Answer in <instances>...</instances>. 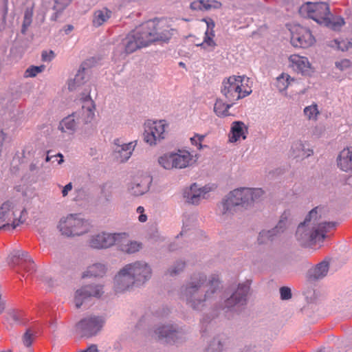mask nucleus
<instances>
[{"label":"nucleus","instance_id":"nucleus-30","mask_svg":"<svg viewBox=\"0 0 352 352\" xmlns=\"http://www.w3.org/2000/svg\"><path fill=\"white\" fill-rule=\"evenodd\" d=\"M78 122L74 113L63 118L59 123L58 129L63 133L72 134L76 128Z\"/></svg>","mask_w":352,"mask_h":352},{"label":"nucleus","instance_id":"nucleus-36","mask_svg":"<svg viewBox=\"0 0 352 352\" xmlns=\"http://www.w3.org/2000/svg\"><path fill=\"white\" fill-rule=\"evenodd\" d=\"M84 71L85 67H80L78 73L75 75L74 79L69 80L68 83V89L70 91L75 90L77 87L84 84Z\"/></svg>","mask_w":352,"mask_h":352},{"label":"nucleus","instance_id":"nucleus-45","mask_svg":"<svg viewBox=\"0 0 352 352\" xmlns=\"http://www.w3.org/2000/svg\"><path fill=\"white\" fill-rule=\"evenodd\" d=\"M334 42L338 47V49L340 50L342 52L348 50L350 47H352V44L351 42L342 39V40H334Z\"/></svg>","mask_w":352,"mask_h":352},{"label":"nucleus","instance_id":"nucleus-63","mask_svg":"<svg viewBox=\"0 0 352 352\" xmlns=\"http://www.w3.org/2000/svg\"><path fill=\"white\" fill-rule=\"evenodd\" d=\"M179 64L181 65V66H183V65H184V63H180Z\"/></svg>","mask_w":352,"mask_h":352},{"label":"nucleus","instance_id":"nucleus-23","mask_svg":"<svg viewBox=\"0 0 352 352\" xmlns=\"http://www.w3.org/2000/svg\"><path fill=\"white\" fill-rule=\"evenodd\" d=\"M209 190L206 186L199 188L197 184H193L184 191V197L188 203L197 205L201 199L206 198V195Z\"/></svg>","mask_w":352,"mask_h":352},{"label":"nucleus","instance_id":"nucleus-10","mask_svg":"<svg viewBox=\"0 0 352 352\" xmlns=\"http://www.w3.org/2000/svg\"><path fill=\"white\" fill-rule=\"evenodd\" d=\"M8 263L23 277L25 274L27 276L32 274L36 270L34 261L25 251L14 250L8 257Z\"/></svg>","mask_w":352,"mask_h":352},{"label":"nucleus","instance_id":"nucleus-7","mask_svg":"<svg viewBox=\"0 0 352 352\" xmlns=\"http://www.w3.org/2000/svg\"><path fill=\"white\" fill-rule=\"evenodd\" d=\"M153 25V23H144L122 39V45L126 54H131L150 45L146 29L152 28Z\"/></svg>","mask_w":352,"mask_h":352},{"label":"nucleus","instance_id":"nucleus-55","mask_svg":"<svg viewBox=\"0 0 352 352\" xmlns=\"http://www.w3.org/2000/svg\"><path fill=\"white\" fill-rule=\"evenodd\" d=\"M11 317L12 320L16 322H20L19 317L18 316L17 314L13 313L11 314Z\"/></svg>","mask_w":352,"mask_h":352},{"label":"nucleus","instance_id":"nucleus-34","mask_svg":"<svg viewBox=\"0 0 352 352\" xmlns=\"http://www.w3.org/2000/svg\"><path fill=\"white\" fill-rule=\"evenodd\" d=\"M107 272V267L102 263H94L89 265L83 273L82 277H102Z\"/></svg>","mask_w":352,"mask_h":352},{"label":"nucleus","instance_id":"nucleus-6","mask_svg":"<svg viewBox=\"0 0 352 352\" xmlns=\"http://www.w3.org/2000/svg\"><path fill=\"white\" fill-rule=\"evenodd\" d=\"M26 209L21 205L6 201L0 206V230H14L27 219Z\"/></svg>","mask_w":352,"mask_h":352},{"label":"nucleus","instance_id":"nucleus-38","mask_svg":"<svg viewBox=\"0 0 352 352\" xmlns=\"http://www.w3.org/2000/svg\"><path fill=\"white\" fill-rule=\"evenodd\" d=\"M215 36L214 33H212V35L208 34V32H205L204 41L201 43L198 44V46H201L203 49L213 50L216 47L217 44L214 41Z\"/></svg>","mask_w":352,"mask_h":352},{"label":"nucleus","instance_id":"nucleus-39","mask_svg":"<svg viewBox=\"0 0 352 352\" xmlns=\"http://www.w3.org/2000/svg\"><path fill=\"white\" fill-rule=\"evenodd\" d=\"M304 113L309 120H316L319 114L317 104H313L306 107L304 109Z\"/></svg>","mask_w":352,"mask_h":352},{"label":"nucleus","instance_id":"nucleus-43","mask_svg":"<svg viewBox=\"0 0 352 352\" xmlns=\"http://www.w3.org/2000/svg\"><path fill=\"white\" fill-rule=\"evenodd\" d=\"M222 351V344L221 341L214 338L206 352H221Z\"/></svg>","mask_w":352,"mask_h":352},{"label":"nucleus","instance_id":"nucleus-31","mask_svg":"<svg viewBox=\"0 0 352 352\" xmlns=\"http://www.w3.org/2000/svg\"><path fill=\"white\" fill-rule=\"evenodd\" d=\"M313 150L305 149L303 143L300 141L294 142L291 148V155L294 158H306L313 155Z\"/></svg>","mask_w":352,"mask_h":352},{"label":"nucleus","instance_id":"nucleus-51","mask_svg":"<svg viewBox=\"0 0 352 352\" xmlns=\"http://www.w3.org/2000/svg\"><path fill=\"white\" fill-rule=\"evenodd\" d=\"M54 58V53L50 50L49 52L44 51L42 52V60L43 61H51Z\"/></svg>","mask_w":352,"mask_h":352},{"label":"nucleus","instance_id":"nucleus-12","mask_svg":"<svg viewBox=\"0 0 352 352\" xmlns=\"http://www.w3.org/2000/svg\"><path fill=\"white\" fill-rule=\"evenodd\" d=\"M122 272H129L135 285L140 286L147 281L151 276V269L145 262L136 261L126 265Z\"/></svg>","mask_w":352,"mask_h":352},{"label":"nucleus","instance_id":"nucleus-50","mask_svg":"<svg viewBox=\"0 0 352 352\" xmlns=\"http://www.w3.org/2000/svg\"><path fill=\"white\" fill-rule=\"evenodd\" d=\"M136 212L137 213L140 214L139 217H138V220L140 221V222H145L147 220V217L146 215L144 213V207L142 206H139L138 207L137 210H136Z\"/></svg>","mask_w":352,"mask_h":352},{"label":"nucleus","instance_id":"nucleus-54","mask_svg":"<svg viewBox=\"0 0 352 352\" xmlns=\"http://www.w3.org/2000/svg\"><path fill=\"white\" fill-rule=\"evenodd\" d=\"M31 151H32L34 153L33 148L32 147V146L31 145L26 146L24 148V149L23 150V156L24 157L30 156Z\"/></svg>","mask_w":352,"mask_h":352},{"label":"nucleus","instance_id":"nucleus-25","mask_svg":"<svg viewBox=\"0 0 352 352\" xmlns=\"http://www.w3.org/2000/svg\"><path fill=\"white\" fill-rule=\"evenodd\" d=\"M133 285H135V283L129 272H122V269L114 278V287L116 292H124Z\"/></svg>","mask_w":352,"mask_h":352},{"label":"nucleus","instance_id":"nucleus-58","mask_svg":"<svg viewBox=\"0 0 352 352\" xmlns=\"http://www.w3.org/2000/svg\"><path fill=\"white\" fill-rule=\"evenodd\" d=\"M36 168V166L34 164H31L30 166V170L31 171H33Z\"/></svg>","mask_w":352,"mask_h":352},{"label":"nucleus","instance_id":"nucleus-29","mask_svg":"<svg viewBox=\"0 0 352 352\" xmlns=\"http://www.w3.org/2000/svg\"><path fill=\"white\" fill-rule=\"evenodd\" d=\"M116 244L118 245L120 250L127 254H133L142 248V243L137 241H129L126 233Z\"/></svg>","mask_w":352,"mask_h":352},{"label":"nucleus","instance_id":"nucleus-2","mask_svg":"<svg viewBox=\"0 0 352 352\" xmlns=\"http://www.w3.org/2000/svg\"><path fill=\"white\" fill-rule=\"evenodd\" d=\"M322 208L316 207L311 210L306 217L303 223H301L296 230V236L304 246L316 248L320 245L327 233L334 230L337 223L333 221H318V211Z\"/></svg>","mask_w":352,"mask_h":352},{"label":"nucleus","instance_id":"nucleus-11","mask_svg":"<svg viewBox=\"0 0 352 352\" xmlns=\"http://www.w3.org/2000/svg\"><path fill=\"white\" fill-rule=\"evenodd\" d=\"M167 124L165 120H148L144 124V140L150 146H155L165 139Z\"/></svg>","mask_w":352,"mask_h":352},{"label":"nucleus","instance_id":"nucleus-35","mask_svg":"<svg viewBox=\"0 0 352 352\" xmlns=\"http://www.w3.org/2000/svg\"><path fill=\"white\" fill-rule=\"evenodd\" d=\"M233 104L230 102L225 103L222 100L217 99L214 103V111L217 116L225 117L229 116V109Z\"/></svg>","mask_w":352,"mask_h":352},{"label":"nucleus","instance_id":"nucleus-5","mask_svg":"<svg viewBox=\"0 0 352 352\" xmlns=\"http://www.w3.org/2000/svg\"><path fill=\"white\" fill-rule=\"evenodd\" d=\"M252 92V82L245 76L232 75L225 78L221 86V93L226 102L232 104L248 96Z\"/></svg>","mask_w":352,"mask_h":352},{"label":"nucleus","instance_id":"nucleus-28","mask_svg":"<svg viewBox=\"0 0 352 352\" xmlns=\"http://www.w3.org/2000/svg\"><path fill=\"white\" fill-rule=\"evenodd\" d=\"M329 269V262L327 261H322L309 270L308 278L311 280L321 279L327 276Z\"/></svg>","mask_w":352,"mask_h":352},{"label":"nucleus","instance_id":"nucleus-42","mask_svg":"<svg viewBox=\"0 0 352 352\" xmlns=\"http://www.w3.org/2000/svg\"><path fill=\"white\" fill-rule=\"evenodd\" d=\"M185 267V263L183 261L177 262L173 267L168 270V274L170 276H175L179 274Z\"/></svg>","mask_w":352,"mask_h":352},{"label":"nucleus","instance_id":"nucleus-26","mask_svg":"<svg viewBox=\"0 0 352 352\" xmlns=\"http://www.w3.org/2000/svg\"><path fill=\"white\" fill-rule=\"evenodd\" d=\"M248 133V128L241 121H234L232 123L229 133V141L232 143L236 142L241 139L245 140Z\"/></svg>","mask_w":352,"mask_h":352},{"label":"nucleus","instance_id":"nucleus-52","mask_svg":"<svg viewBox=\"0 0 352 352\" xmlns=\"http://www.w3.org/2000/svg\"><path fill=\"white\" fill-rule=\"evenodd\" d=\"M49 153H50V151L47 152V155L45 158L46 162L50 161L52 157H56V158L59 157L60 160H58V164H60L63 162V155L61 153H58L54 155H50Z\"/></svg>","mask_w":352,"mask_h":352},{"label":"nucleus","instance_id":"nucleus-44","mask_svg":"<svg viewBox=\"0 0 352 352\" xmlns=\"http://www.w3.org/2000/svg\"><path fill=\"white\" fill-rule=\"evenodd\" d=\"M204 138L205 135H204L195 134L193 137L190 138L191 144L196 146L199 150H201L204 147L206 146V145L203 146L201 144Z\"/></svg>","mask_w":352,"mask_h":352},{"label":"nucleus","instance_id":"nucleus-15","mask_svg":"<svg viewBox=\"0 0 352 352\" xmlns=\"http://www.w3.org/2000/svg\"><path fill=\"white\" fill-rule=\"evenodd\" d=\"M291 43L296 47L307 48L315 43V38L309 29L296 25L292 30Z\"/></svg>","mask_w":352,"mask_h":352},{"label":"nucleus","instance_id":"nucleus-16","mask_svg":"<svg viewBox=\"0 0 352 352\" xmlns=\"http://www.w3.org/2000/svg\"><path fill=\"white\" fill-rule=\"evenodd\" d=\"M104 293L101 285L90 284L77 289L75 293L74 302L76 308H80L83 302L89 297L100 298Z\"/></svg>","mask_w":352,"mask_h":352},{"label":"nucleus","instance_id":"nucleus-21","mask_svg":"<svg viewBox=\"0 0 352 352\" xmlns=\"http://www.w3.org/2000/svg\"><path fill=\"white\" fill-rule=\"evenodd\" d=\"M289 212L285 211L280 217L277 226L272 230H263L259 233L258 241L260 244L265 243L267 241H272L273 236L277 233L283 232L284 229L287 227L288 223V218Z\"/></svg>","mask_w":352,"mask_h":352},{"label":"nucleus","instance_id":"nucleus-46","mask_svg":"<svg viewBox=\"0 0 352 352\" xmlns=\"http://www.w3.org/2000/svg\"><path fill=\"white\" fill-rule=\"evenodd\" d=\"M34 338V336L32 332L31 329H28L26 332L24 333L23 337V342L25 346H31Z\"/></svg>","mask_w":352,"mask_h":352},{"label":"nucleus","instance_id":"nucleus-8","mask_svg":"<svg viewBox=\"0 0 352 352\" xmlns=\"http://www.w3.org/2000/svg\"><path fill=\"white\" fill-rule=\"evenodd\" d=\"M195 160L193 155L186 150L166 153L159 157V164L166 170L182 169L192 166Z\"/></svg>","mask_w":352,"mask_h":352},{"label":"nucleus","instance_id":"nucleus-24","mask_svg":"<svg viewBox=\"0 0 352 352\" xmlns=\"http://www.w3.org/2000/svg\"><path fill=\"white\" fill-rule=\"evenodd\" d=\"M114 144L116 146L115 148V153L116 158L120 162H126L131 157L133 151L136 145V142H131L127 144L123 143L120 139L114 140Z\"/></svg>","mask_w":352,"mask_h":352},{"label":"nucleus","instance_id":"nucleus-3","mask_svg":"<svg viewBox=\"0 0 352 352\" xmlns=\"http://www.w3.org/2000/svg\"><path fill=\"white\" fill-rule=\"evenodd\" d=\"M261 188H240L230 191L218 205V210L222 214H232L236 207L247 208L263 195Z\"/></svg>","mask_w":352,"mask_h":352},{"label":"nucleus","instance_id":"nucleus-37","mask_svg":"<svg viewBox=\"0 0 352 352\" xmlns=\"http://www.w3.org/2000/svg\"><path fill=\"white\" fill-rule=\"evenodd\" d=\"M294 80L288 74L283 73L276 78V85L280 91H283L287 89L291 82Z\"/></svg>","mask_w":352,"mask_h":352},{"label":"nucleus","instance_id":"nucleus-60","mask_svg":"<svg viewBox=\"0 0 352 352\" xmlns=\"http://www.w3.org/2000/svg\"><path fill=\"white\" fill-rule=\"evenodd\" d=\"M168 309H166V311H164V314H163V315H164V314H168Z\"/></svg>","mask_w":352,"mask_h":352},{"label":"nucleus","instance_id":"nucleus-14","mask_svg":"<svg viewBox=\"0 0 352 352\" xmlns=\"http://www.w3.org/2000/svg\"><path fill=\"white\" fill-rule=\"evenodd\" d=\"M104 320L100 316H89L80 320L76 324V330L82 337H91L102 329Z\"/></svg>","mask_w":352,"mask_h":352},{"label":"nucleus","instance_id":"nucleus-61","mask_svg":"<svg viewBox=\"0 0 352 352\" xmlns=\"http://www.w3.org/2000/svg\"><path fill=\"white\" fill-rule=\"evenodd\" d=\"M205 322H206L205 320H204V319H203V320H201V323H202V324L204 325Z\"/></svg>","mask_w":352,"mask_h":352},{"label":"nucleus","instance_id":"nucleus-41","mask_svg":"<svg viewBox=\"0 0 352 352\" xmlns=\"http://www.w3.org/2000/svg\"><path fill=\"white\" fill-rule=\"evenodd\" d=\"M45 65L30 66L25 70L24 76L25 78L35 77L38 74L41 73L45 69Z\"/></svg>","mask_w":352,"mask_h":352},{"label":"nucleus","instance_id":"nucleus-47","mask_svg":"<svg viewBox=\"0 0 352 352\" xmlns=\"http://www.w3.org/2000/svg\"><path fill=\"white\" fill-rule=\"evenodd\" d=\"M280 294L282 300H289L292 298L291 289L287 287H280Z\"/></svg>","mask_w":352,"mask_h":352},{"label":"nucleus","instance_id":"nucleus-4","mask_svg":"<svg viewBox=\"0 0 352 352\" xmlns=\"http://www.w3.org/2000/svg\"><path fill=\"white\" fill-rule=\"evenodd\" d=\"M299 11L318 24L333 30H339L344 24L342 17L331 14L329 5L324 2H307L300 8Z\"/></svg>","mask_w":352,"mask_h":352},{"label":"nucleus","instance_id":"nucleus-48","mask_svg":"<svg viewBox=\"0 0 352 352\" xmlns=\"http://www.w3.org/2000/svg\"><path fill=\"white\" fill-rule=\"evenodd\" d=\"M203 21L206 22L207 25L206 32H208V34H209L210 35H212V33H214V28L215 26V23L214 21L210 18L204 19Z\"/></svg>","mask_w":352,"mask_h":352},{"label":"nucleus","instance_id":"nucleus-32","mask_svg":"<svg viewBox=\"0 0 352 352\" xmlns=\"http://www.w3.org/2000/svg\"><path fill=\"white\" fill-rule=\"evenodd\" d=\"M149 179L147 177L138 179L131 184L129 190L135 196L144 194L148 190Z\"/></svg>","mask_w":352,"mask_h":352},{"label":"nucleus","instance_id":"nucleus-62","mask_svg":"<svg viewBox=\"0 0 352 352\" xmlns=\"http://www.w3.org/2000/svg\"><path fill=\"white\" fill-rule=\"evenodd\" d=\"M170 250H174L175 249H174V248H172V246L170 245Z\"/></svg>","mask_w":352,"mask_h":352},{"label":"nucleus","instance_id":"nucleus-57","mask_svg":"<svg viewBox=\"0 0 352 352\" xmlns=\"http://www.w3.org/2000/svg\"><path fill=\"white\" fill-rule=\"evenodd\" d=\"M58 14H59V13H58V12H56L54 13V14H53V15H52V20H54V21H55V20H56V19H57V18H58Z\"/></svg>","mask_w":352,"mask_h":352},{"label":"nucleus","instance_id":"nucleus-56","mask_svg":"<svg viewBox=\"0 0 352 352\" xmlns=\"http://www.w3.org/2000/svg\"><path fill=\"white\" fill-rule=\"evenodd\" d=\"M73 30V26L72 25H67V29H65V32L67 34Z\"/></svg>","mask_w":352,"mask_h":352},{"label":"nucleus","instance_id":"nucleus-59","mask_svg":"<svg viewBox=\"0 0 352 352\" xmlns=\"http://www.w3.org/2000/svg\"><path fill=\"white\" fill-rule=\"evenodd\" d=\"M77 191H78L79 193H80V192H82V193H83V192H84V190H83L82 189H79V190H78Z\"/></svg>","mask_w":352,"mask_h":352},{"label":"nucleus","instance_id":"nucleus-22","mask_svg":"<svg viewBox=\"0 0 352 352\" xmlns=\"http://www.w3.org/2000/svg\"><path fill=\"white\" fill-rule=\"evenodd\" d=\"M289 65L294 71L302 75H309L312 72L311 65L308 58L298 54L289 57Z\"/></svg>","mask_w":352,"mask_h":352},{"label":"nucleus","instance_id":"nucleus-49","mask_svg":"<svg viewBox=\"0 0 352 352\" xmlns=\"http://www.w3.org/2000/svg\"><path fill=\"white\" fill-rule=\"evenodd\" d=\"M336 66L340 70H344L351 66V61L348 59H342L336 62Z\"/></svg>","mask_w":352,"mask_h":352},{"label":"nucleus","instance_id":"nucleus-9","mask_svg":"<svg viewBox=\"0 0 352 352\" xmlns=\"http://www.w3.org/2000/svg\"><path fill=\"white\" fill-rule=\"evenodd\" d=\"M58 227L62 234L67 236H74L89 232L90 223L87 220L82 218L80 214H72L61 219Z\"/></svg>","mask_w":352,"mask_h":352},{"label":"nucleus","instance_id":"nucleus-40","mask_svg":"<svg viewBox=\"0 0 352 352\" xmlns=\"http://www.w3.org/2000/svg\"><path fill=\"white\" fill-rule=\"evenodd\" d=\"M190 7L193 10H208L212 6L209 4L208 1L198 0L192 2Z\"/></svg>","mask_w":352,"mask_h":352},{"label":"nucleus","instance_id":"nucleus-18","mask_svg":"<svg viewBox=\"0 0 352 352\" xmlns=\"http://www.w3.org/2000/svg\"><path fill=\"white\" fill-rule=\"evenodd\" d=\"M123 236H124V234L102 232L93 236L89 243L90 247L95 249L108 248L116 244Z\"/></svg>","mask_w":352,"mask_h":352},{"label":"nucleus","instance_id":"nucleus-17","mask_svg":"<svg viewBox=\"0 0 352 352\" xmlns=\"http://www.w3.org/2000/svg\"><path fill=\"white\" fill-rule=\"evenodd\" d=\"M146 23H153L152 28L146 29L149 43L155 41L168 42L172 37L173 29L166 26L161 28L160 22L157 20L148 21Z\"/></svg>","mask_w":352,"mask_h":352},{"label":"nucleus","instance_id":"nucleus-27","mask_svg":"<svg viewBox=\"0 0 352 352\" xmlns=\"http://www.w3.org/2000/svg\"><path fill=\"white\" fill-rule=\"evenodd\" d=\"M337 165L342 171H352V147H347L340 152Z\"/></svg>","mask_w":352,"mask_h":352},{"label":"nucleus","instance_id":"nucleus-1","mask_svg":"<svg viewBox=\"0 0 352 352\" xmlns=\"http://www.w3.org/2000/svg\"><path fill=\"white\" fill-rule=\"evenodd\" d=\"M219 289L220 281L217 275H212L206 283L204 274H195L190 281L181 287L180 298L193 309H201Z\"/></svg>","mask_w":352,"mask_h":352},{"label":"nucleus","instance_id":"nucleus-53","mask_svg":"<svg viewBox=\"0 0 352 352\" xmlns=\"http://www.w3.org/2000/svg\"><path fill=\"white\" fill-rule=\"evenodd\" d=\"M73 186L71 182L65 185L61 191L63 197H66L68 195V192L72 190Z\"/></svg>","mask_w":352,"mask_h":352},{"label":"nucleus","instance_id":"nucleus-19","mask_svg":"<svg viewBox=\"0 0 352 352\" xmlns=\"http://www.w3.org/2000/svg\"><path fill=\"white\" fill-rule=\"evenodd\" d=\"M95 104L89 95L82 99L80 109L74 113L78 124L91 122L94 118Z\"/></svg>","mask_w":352,"mask_h":352},{"label":"nucleus","instance_id":"nucleus-20","mask_svg":"<svg viewBox=\"0 0 352 352\" xmlns=\"http://www.w3.org/2000/svg\"><path fill=\"white\" fill-rule=\"evenodd\" d=\"M155 333L160 340L166 343H175L184 338L182 330H177L173 325H164L158 327Z\"/></svg>","mask_w":352,"mask_h":352},{"label":"nucleus","instance_id":"nucleus-33","mask_svg":"<svg viewBox=\"0 0 352 352\" xmlns=\"http://www.w3.org/2000/svg\"><path fill=\"white\" fill-rule=\"evenodd\" d=\"M112 14V12L107 8L96 10L92 20L94 26H101L111 17Z\"/></svg>","mask_w":352,"mask_h":352},{"label":"nucleus","instance_id":"nucleus-13","mask_svg":"<svg viewBox=\"0 0 352 352\" xmlns=\"http://www.w3.org/2000/svg\"><path fill=\"white\" fill-rule=\"evenodd\" d=\"M250 281L247 280L244 283L239 284L238 288L232 295L225 301L223 309H228L229 311H238L241 307L245 305L247 295L250 287Z\"/></svg>","mask_w":352,"mask_h":352},{"label":"nucleus","instance_id":"nucleus-64","mask_svg":"<svg viewBox=\"0 0 352 352\" xmlns=\"http://www.w3.org/2000/svg\"><path fill=\"white\" fill-rule=\"evenodd\" d=\"M179 64L181 65V66H183V65H184V63H180Z\"/></svg>","mask_w":352,"mask_h":352}]
</instances>
